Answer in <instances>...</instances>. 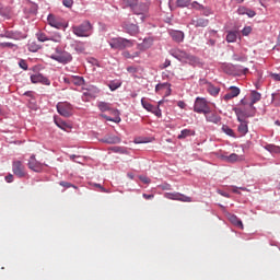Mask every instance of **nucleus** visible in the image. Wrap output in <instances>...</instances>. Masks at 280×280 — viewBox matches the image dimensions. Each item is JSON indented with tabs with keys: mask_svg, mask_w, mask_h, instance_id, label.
I'll list each match as a JSON object with an SVG mask.
<instances>
[{
	"mask_svg": "<svg viewBox=\"0 0 280 280\" xmlns=\"http://www.w3.org/2000/svg\"><path fill=\"white\" fill-rule=\"evenodd\" d=\"M98 108L102 113H106V110H110L113 115H115L116 119L106 117L107 121H115L116 124H119L121 121V118H119V110L110 108V104L106 102L98 103Z\"/></svg>",
	"mask_w": 280,
	"mask_h": 280,
	"instance_id": "8",
	"label": "nucleus"
},
{
	"mask_svg": "<svg viewBox=\"0 0 280 280\" xmlns=\"http://www.w3.org/2000/svg\"><path fill=\"white\" fill-rule=\"evenodd\" d=\"M51 60H56V62H60L61 65H69L71 60H73V56L70 52L63 50L60 55H51Z\"/></svg>",
	"mask_w": 280,
	"mask_h": 280,
	"instance_id": "11",
	"label": "nucleus"
},
{
	"mask_svg": "<svg viewBox=\"0 0 280 280\" xmlns=\"http://www.w3.org/2000/svg\"><path fill=\"white\" fill-rule=\"evenodd\" d=\"M247 16H249V19H253L254 16H257V12L250 10V9H247Z\"/></svg>",
	"mask_w": 280,
	"mask_h": 280,
	"instance_id": "53",
	"label": "nucleus"
},
{
	"mask_svg": "<svg viewBox=\"0 0 280 280\" xmlns=\"http://www.w3.org/2000/svg\"><path fill=\"white\" fill-rule=\"evenodd\" d=\"M124 58H132V54L130 51L126 50L122 52Z\"/></svg>",
	"mask_w": 280,
	"mask_h": 280,
	"instance_id": "60",
	"label": "nucleus"
},
{
	"mask_svg": "<svg viewBox=\"0 0 280 280\" xmlns=\"http://www.w3.org/2000/svg\"><path fill=\"white\" fill-rule=\"evenodd\" d=\"M54 121L56 126H58V128H60L61 130H67L71 128V125H69L67 121L62 120L61 118L55 117Z\"/></svg>",
	"mask_w": 280,
	"mask_h": 280,
	"instance_id": "23",
	"label": "nucleus"
},
{
	"mask_svg": "<svg viewBox=\"0 0 280 280\" xmlns=\"http://www.w3.org/2000/svg\"><path fill=\"white\" fill-rule=\"evenodd\" d=\"M122 3L127 5V8H130L136 16H140L142 23L148 19L150 3L144 2L143 0H122Z\"/></svg>",
	"mask_w": 280,
	"mask_h": 280,
	"instance_id": "1",
	"label": "nucleus"
},
{
	"mask_svg": "<svg viewBox=\"0 0 280 280\" xmlns=\"http://www.w3.org/2000/svg\"><path fill=\"white\" fill-rule=\"evenodd\" d=\"M55 51H56L55 56H60L65 50L62 48H60V47H57L55 49Z\"/></svg>",
	"mask_w": 280,
	"mask_h": 280,
	"instance_id": "59",
	"label": "nucleus"
},
{
	"mask_svg": "<svg viewBox=\"0 0 280 280\" xmlns=\"http://www.w3.org/2000/svg\"><path fill=\"white\" fill-rule=\"evenodd\" d=\"M260 100H261V93H259L255 90L252 91L249 106H255V104H257V102H259Z\"/></svg>",
	"mask_w": 280,
	"mask_h": 280,
	"instance_id": "22",
	"label": "nucleus"
},
{
	"mask_svg": "<svg viewBox=\"0 0 280 280\" xmlns=\"http://www.w3.org/2000/svg\"><path fill=\"white\" fill-rule=\"evenodd\" d=\"M72 47L77 54H84V51H86V46H84L83 42H75Z\"/></svg>",
	"mask_w": 280,
	"mask_h": 280,
	"instance_id": "27",
	"label": "nucleus"
},
{
	"mask_svg": "<svg viewBox=\"0 0 280 280\" xmlns=\"http://www.w3.org/2000/svg\"><path fill=\"white\" fill-rule=\"evenodd\" d=\"M160 187L163 191H170L172 189V185L170 184H162Z\"/></svg>",
	"mask_w": 280,
	"mask_h": 280,
	"instance_id": "51",
	"label": "nucleus"
},
{
	"mask_svg": "<svg viewBox=\"0 0 280 280\" xmlns=\"http://www.w3.org/2000/svg\"><path fill=\"white\" fill-rule=\"evenodd\" d=\"M235 115L237 117V121H240L237 131L242 137L248 135V121L245 118L253 117V112L246 114L244 112H241L240 109H235Z\"/></svg>",
	"mask_w": 280,
	"mask_h": 280,
	"instance_id": "2",
	"label": "nucleus"
},
{
	"mask_svg": "<svg viewBox=\"0 0 280 280\" xmlns=\"http://www.w3.org/2000/svg\"><path fill=\"white\" fill-rule=\"evenodd\" d=\"M142 198H144V200H152V198H154V195L143 194Z\"/></svg>",
	"mask_w": 280,
	"mask_h": 280,
	"instance_id": "58",
	"label": "nucleus"
},
{
	"mask_svg": "<svg viewBox=\"0 0 280 280\" xmlns=\"http://www.w3.org/2000/svg\"><path fill=\"white\" fill-rule=\"evenodd\" d=\"M151 113H153V115H155V117H159V118L163 117L161 107H159V106L153 107V109H151Z\"/></svg>",
	"mask_w": 280,
	"mask_h": 280,
	"instance_id": "42",
	"label": "nucleus"
},
{
	"mask_svg": "<svg viewBox=\"0 0 280 280\" xmlns=\"http://www.w3.org/2000/svg\"><path fill=\"white\" fill-rule=\"evenodd\" d=\"M121 86V81L120 80H113L108 83V89L110 91H117Z\"/></svg>",
	"mask_w": 280,
	"mask_h": 280,
	"instance_id": "32",
	"label": "nucleus"
},
{
	"mask_svg": "<svg viewBox=\"0 0 280 280\" xmlns=\"http://www.w3.org/2000/svg\"><path fill=\"white\" fill-rule=\"evenodd\" d=\"M191 25H195V27H207V25H209V20L202 18L191 20Z\"/></svg>",
	"mask_w": 280,
	"mask_h": 280,
	"instance_id": "21",
	"label": "nucleus"
},
{
	"mask_svg": "<svg viewBox=\"0 0 280 280\" xmlns=\"http://www.w3.org/2000/svg\"><path fill=\"white\" fill-rule=\"evenodd\" d=\"M265 150L270 152L271 154H280V147L275 144H267L265 145Z\"/></svg>",
	"mask_w": 280,
	"mask_h": 280,
	"instance_id": "30",
	"label": "nucleus"
},
{
	"mask_svg": "<svg viewBox=\"0 0 280 280\" xmlns=\"http://www.w3.org/2000/svg\"><path fill=\"white\" fill-rule=\"evenodd\" d=\"M171 37L175 43H183V40H185V33H183V31H172Z\"/></svg>",
	"mask_w": 280,
	"mask_h": 280,
	"instance_id": "19",
	"label": "nucleus"
},
{
	"mask_svg": "<svg viewBox=\"0 0 280 280\" xmlns=\"http://www.w3.org/2000/svg\"><path fill=\"white\" fill-rule=\"evenodd\" d=\"M237 12H238V14H247L248 9H246L245 7H241V8H238Z\"/></svg>",
	"mask_w": 280,
	"mask_h": 280,
	"instance_id": "54",
	"label": "nucleus"
},
{
	"mask_svg": "<svg viewBox=\"0 0 280 280\" xmlns=\"http://www.w3.org/2000/svg\"><path fill=\"white\" fill-rule=\"evenodd\" d=\"M235 110H241L242 113H246L247 115H248V113H253V117H254L255 113H257V108H255V106L234 107L233 112L235 113Z\"/></svg>",
	"mask_w": 280,
	"mask_h": 280,
	"instance_id": "25",
	"label": "nucleus"
},
{
	"mask_svg": "<svg viewBox=\"0 0 280 280\" xmlns=\"http://www.w3.org/2000/svg\"><path fill=\"white\" fill-rule=\"evenodd\" d=\"M36 38L37 40H39V43H47V40H49V37L47 36V34L45 33H36Z\"/></svg>",
	"mask_w": 280,
	"mask_h": 280,
	"instance_id": "35",
	"label": "nucleus"
},
{
	"mask_svg": "<svg viewBox=\"0 0 280 280\" xmlns=\"http://www.w3.org/2000/svg\"><path fill=\"white\" fill-rule=\"evenodd\" d=\"M139 178L141 180V183H144V185H150V183H151L150 177H148V176L140 175Z\"/></svg>",
	"mask_w": 280,
	"mask_h": 280,
	"instance_id": "45",
	"label": "nucleus"
},
{
	"mask_svg": "<svg viewBox=\"0 0 280 280\" xmlns=\"http://www.w3.org/2000/svg\"><path fill=\"white\" fill-rule=\"evenodd\" d=\"M226 40L228 43H235L237 40V31H229Z\"/></svg>",
	"mask_w": 280,
	"mask_h": 280,
	"instance_id": "31",
	"label": "nucleus"
},
{
	"mask_svg": "<svg viewBox=\"0 0 280 280\" xmlns=\"http://www.w3.org/2000/svg\"><path fill=\"white\" fill-rule=\"evenodd\" d=\"M63 82L66 84H71V77L70 78H63Z\"/></svg>",
	"mask_w": 280,
	"mask_h": 280,
	"instance_id": "64",
	"label": "nucleus"
},
{
	"mask_svg": "<svg viewBox=\"0 0 280 280\" xmlns=\"http://www.w3.org/2000/svg\"><path fill=\"white\" fill-rule=\"evenodd\" d=\"M62 3L66 8H71V5H73V0H62Z\"/></svg>",
	"mask_w": 280,
	"mask_h": 280,
	"instance_id": "52",
	"label": "nucleus"
},
{
	"mask_svg": "<svg viewBox=\"0 0 280 280\" xmlns=\"http://www.w3.org/2000/svg\"><path fill=\"white\" fill-rule=\"evenodd\" d=\"M96 187H98V189H101V191L104 194L108 192V190H106V188H104L101 184H96Z\"/></svg>",
	"mask_w": 280,
	"mask_h": 280,
	"instance_id": "62",
	"label": "nucleus"
},
{
	"mask_svg": "<svg viewBox=\"0 0 280 280\" xmlns=\"http://www.w3.org/2000/svg\"><path fill=\"white\" fill-rule=\"evenodd\" d=\"M185 62H188V65H191L192 67H198V65H200V59L194 55L188 54Z\"/></svg>",
	"mask_w": 280,
	"mask_h": 280,
	"instance_id": "28",
	"label": "nucleus"
},
{
	"mask_svg": "<svg viewBox=\"0 0 280 280\" xmlns=\"http://www.w3.org/2000/svg\"><path fill=\"white\" fill-rule=\"evenodd\" d=\"M32 84H44L45 86H49L51 81L47 79V77L43 75L42 73H35L31 75Z\"/></svg>",
	"mask_w": 280,
	"mask_h": 280,
	"instance_id": "13",
	"label": "nucleus"
},
{
	"mask_svg": "<svg viewBox=\"0 0 280 280\" xmlns=\"http://www.w3.org/2000/svg\"><path fill=\"white\" fill-rule=\"evenodd\" d=\"M5 180H7L8 183H13V182H14V175H13V174L7 175V176H5Z\"/></svg>",
	"mask_w": 280,
	"mask_h": 280,
	"instance_id": "56",
	"label": "nucleus"
},
{
	"mask_svg": "<svg viewBox=\"0 0 280 280\" xmlns=\"http://www.w3.org/2000/svg\"><path fill=\"white\" fill-rule=\"evenodd\" d=\"M72 33L81 38H89L93 34V25L85 21L81 25L72 26Z\"/></svg>",
	"mask_w": 280,
	"mask_h": 280,
	"instance_id": "3",
	"label": "nucleus"
},
{
	"mask_svg": "<svg viewBox=\"0 0 280 280\" xmlns=\"http://www.w3.org/2000/svg\"><path fill=\"white\" fill-rule=\"evenodd\" d=\"M206 117V120L209 121L210 124H220V121H222V117H220V115H218L217 113H207L203 114Z\"/></svg>",
	"mask_w": 280,
	"mask_h": 280,
	"instance_id": "18",
	"label": "nucleus"
},
{
	"mask_svg": "<svg viewBox=\"0 0 280 280\" xmlns=\"http://www.w3.org/2000/svg\"><path fill=\"white\" fill-rule=\"evenodd\" d=\"M269 75L275 80V82H280V73L271 72Z\"/></svg>",
	"mask_w": 280,
	"mask_h": 280,
	"instance_id": "48",
	"label": "nucleus"
},
{
	"mask_svg": "<svg viewBox=\"0 0 280 280\" xmlns=\"http://www.w3.org/2000/svg\"><path fill=\"white\" fill-rule=\"evenodd\" d=\"M177 106H178L179 108H185V106H187V104H185V102H183V101H179V102L177 103Z\"/></svg>",
	"mask_w": 280,
	"mask_h": 280,
	"instance_id": "63",
	"label": "nucleus"
},
{
	"mask_svg": "<svg viewBox=\"0 0 280 280\" xmlns=\"http://www.w3.org/2000/svg\"><path fill=\"white\" fill-rule=\"evenodd\" d=\"M71 84H74V86H82V84H84V78L71 77Z\"/></svg>",
	"mask_w": 280,
	"mask_h": 280,
	"instance_id": "33",
	"label": "nucleus"
},
{
	"mask_svg": "<svg viewBox=\"0 0 280 280\" xmlns=\"http://www.w3.org/2000/svg\"><path fill=\"white\" fill-rule=\"evenodd\" d=\"M208 93H210L213 97H215L217 95H220V88L214 86L211 83H208V88H207Z\"/></svg>",
	"mask_w": 280,
	"mask_h": 280,
	"instance_id": "29",
	"label": "nucleus"
},
{
	"mask_svg": "<svg viewBox=\"0 0 280 280\" xmlns=\"http://www.w3.org/2000/svg\"><path fill=\"white\" fill-rule=\"evenodd\" d=\"M49 40H52L54 43H60V40H62V36L55 35L52 37H49Z\"/></svg>",
	"mask_w": 280,
	"mask_h": 280,
	"instance_id": "49",
	"label": "nucleus"
},
{
	"mask_svg": "<svg viewBox=\"0 0 280 280\" xmlns=\"http://www.w3.org/2000/svg\"><path fill=\"white\" fill-rule=\"evenodd\" d=\"M253 32V28L250 26H245L242 31L243 36H248Z\"/></svg>",
	"mask_w": 280,
	"mask_h": 280,
	"instance_id": "44",
	"label": "nucleus"
},
{
	"mask_svg": "<svg viewBox=\"0 0 280 280\" xmlns=\"http://www.w3.org/2000/svg\"><path fill=\"white\" fill-rule=\"evenodd\" d=\"M133 46H135V40L132 39L115 37L109 40V47H112V49H126L128 47H133Z\"/></svg>",
	"mask_w": 280,
	"mask_h": 280,
	"instance_id": "4",
	"label": "nucleus"
},
{
	"mask_svg": "<svg viewBox=\"0 0 280 280\" xmlns=\"http://www.w3.org/2000/svg\"><path fill=\"white\" fill-rule=\"evenodd\" d=\"M222 130L228 135V137H235V132L229 126L223 125Z\"/></svg>",
	"mask_w": 280,
	"mask_h": 280,
	"instance_id": "41",
	"label": "nucleus"
},
{
	"mask_svg": "<svg viewBox=\"0 0 280 280\" xmlns=\"http://www.w3.org/2000/svg\"><path fill=\"white\" fill-rule=\"evenodd\" d=\"M28 167L33 170V172H42L43 164L36 161V155H32L28 160Z\"/></svg>",
	"mask_w": 280,
	"mask_h": 280,
	"instance_id": "15",
	"label": "nucleus"
},
{
	"mask_svg": "<svg viewBox=\"0 0 280 280\" xmlns=\"http://www.w3.org/2000/svg\"><path fill=\"white\" fill-rule=\"evenodd\" d=\"M152 45H154V39L152 37H148L143 39L142 44L139 45V48L145 50L150 49Z\"/></svg>",
	"mask_w": 280,
	"mask_h": 280,
	"instance_id": "24",
	"label": "nucleus"
},
{
	"mask_svg": "<svg viewBox=\"0 0 280 280\" xmlns=\"http://www.w3.org/2000/svg\"><path fill=\"white\" fill-rule=\"evenodd\" d=\"M228 218H229L230 222L232 224H234V226H238V229L244 230V223H242V220H240V218H237V215L229 214Z\"/></svg>",
	"mask_w": 280,
	"mask_h": 280,
	"instance_id": "20",
	"label": "nucleus"
},
{
	"mask_svg": "<svg viewBox=\"0 0 280 280\" xmlns=\"http://www.w3.org/2000/svg\"><path fill=\"white\" fill-rule=\"evenodd\" d=\"M167 86H170V84L167 83H160L155 86V93H159L160 91H163V89H167Z\"/></svg>",
	"mask_w": 280,
	"mask_h": 280,
	"instance_id": "43",
	"label": "nucleus"
},
{
	"mask_svg": "<svg viewBox=\"0 0 280 280\" xmlns=\"http://www.w3.org/2000/svg\"><path fill=\"white\" fill-rule=\"evenodd\" d=\"M57 112L61 117H71L73 115V106L68 102H61L57 104Z\"/></svg>",
	"mask_w": 280,
	"mask_h": 280,
	"instance_id": "9",
	"label": "nucleus"
},
{
	"mask_svg": "<svg viewBox=\"0 0 280 280\" xmlns=\"http://www.w3.org/2000/svg\"><path fill=\"white\" fill-rule=\"evenodd\" d=\"M105 143L115 144V143H121V139L118 137H110L104 140Z\"/></svg>",
	"mask_w": 280,
	"mask_h": 280,
	"instance_id": "40",
	"label": "nucleus"
},
{
	"mask_svg": "<svg viewBox=\"0 0 280 280\" xmlns=\"http://www.w3.org/2000/svg\"><path fill=\"white\" fill-rule=\"evenodd\" d=\"M241 91L237 86H230L229 92L223 96V100L225 102H229L230 100H233V97H237L240 95Z\"/></svg>",
	"mask_w": 280,
	"mask_h": 280,
	"instance_id": "17",
	"label": "nucleus"
},
{
	"mask_svg": "<svg viewBox=\"0 0 280 280\" xmlns=\"http://www.w3.org/2000/svg\"><path fill=\"white\" fill-rule=\"evenodd\" d=\"M241 104L243 107H246V106L250 107V102H248V100L246 98L241 100Z\"/></svg>",
	"mask_w": 280,
	"mask_h": 280,
	"instance_id": "55",
	"label": "nucleus"
},
{
	"mask_svg": "<svg viewBox=\"0 0 280 280\" xmlns=\"http://www.w3.org/2000/svg\"><path fill=\"white\" fill-rule=\"evenodd\" d=\"M59 185H60L61 187H66V189H69V187H74V189H75V186L72 185V184L69 183V182H60Z\"/></svg>",
	"mask_w": 280,
	"mask_h": 280,
	"instance_id": "47",
	"label": "nucleus"
},
{
	"mask_svg": "<svg viewBox=\"0 0 280 280\" xmlns=\"http://www.w3.org/2000/svg\"><path fill=\"white\" fill-rule=\"evenodd\" d=\"M196 135L195 130L191 129H184L180 131V133L177 136V139H187V137H194Z\"/></svg>",
	"mask_w": 280,
	"mask_h": 280,
	"instance_id": "26",
	"label": "nucleus"
},
{
	"mask_svg": "<svg viewBox=\"0 0 280 280\" xmlns=\"http://www.w3.org/2000/svg\"><path fill=\"white\" fill-rule=\"evenodd\" d=\"M177 8H189L191 0H177Z\"/></svg>",
	"mask_w": 280,
	"mask_h": 280,
	"instance_id": "37",
	"label": "nucleus"
},
{
	"mask_svg": "<svg viewBox=\"0 0 280 280\" xmlns=\"http://www.w3.org/2000/svg\"><path fill=\"white\" fill-rule=\"evenodd\" d=\"M47 21L48 25H50V27H55L56 30H65L68 27L67 22H65L62 18H58L54 14H49Z\"/></svg>",
	"mask_w": 280,
	"mask_h": 280,
	"instance_id": "7",
	"label": "nucleus"
},
{
	"mask_svg": "<svg viewBox=\"0 0 280 280\" xmlns=\"http://www.w3.org/2000/svg\"><path fill=\"white\" fill-rule=\"evenodd\" d=\"M194 112L202 115L211 113L208 100L205 97H197L194 104Z\"/></svg>",
	"mask_w": 280,
	"mask_h": 280,
	"instance_id": "5",
	"label": "nucleus"
},
{
	"mask_svg": "<svg viewBox=\"0 0 280 280\" xmlns=\"http://www.w3.org/2000/svg\"><path fill=\"white\" fill-rule=\"evenodd\" d=\"M190 10H205V5L198 3V1H194L188 7Z\"/></svg>",
	"mask_w": 280,
	"mask_h": 280,
	"instance_id": "38",
	"label": "nucleus"
},
{
	"mask_svg": "<svg viewBox=\"0 0 280 280\" xmlns=\"http://www.w3.org/2000/svg\"><path fill=\"white\" fill-rule=\"evenodd\" d=\"M19 67L21 68V69H23L24 71H27V62L25 61V60H20L19 61Z\"/></svg>",
	"mask_w": 280,
	"mask_h": 280,
	"instance_id": "46",
	"label": "nucleus"
},
{
	"mask_svg": "<svg viewBox=\"0 0 280 280\" xmlns=\"http://www.w3.org/2000/svg\"><path fill=\"white\" fill-rule=\"evenodd\" d=\"M141 105L142 107L148 110V113H152V110L154 109V105H152L151 103H149L148 101H145V98L141 100Z\"/></svg>",
	"mask_w": 280,
	"mask_h": 280,
	"instance_id": "34",
	"label": "nucleus"
},
{
	"mask_svg": "<svg viewBox=\"0 0 280 280\" xmlns=\"http://www.w3.org/2000/svg\"><path fill=\"white\" fill-rule=\"evenodd\" d=\"M133 21L135 18L129 16L121 24L122 30H125V32L130 36H137V34H139V25H137Z\"/></svg>",
	"mask_w": 280,
	"mask_h": 280,
	"instance_id": "6",
	"label": "nucleus"
},
{
	"mask_svg": "<svg viewBox=\"0 0 280 280\" xmlns=\"http://www.w3.org/2000/svg\"><path fill=\"white\" fill-rule=\"evenodd\" d=\"M164 198H167V200H178L179 202H192L194 200L191 197H188L187 195L180 194V192H165Z\"/></svg>",
	"mask_w": 280,
	"mask_h": 280,
	"instance_id": "10",
	"label": "nucleus"
},
{
	"mask_svg": "<svg viewBox=\"0 0 280 280\" xmlns=\"http://www.w3.org/2000/svg\"><path fill=\"white\" fill-rule=\"evenodd\" d=\"M28 49L30 51H36L37 49H39L38 45L31 43L28 44Z\"/></svg>",
	"mask_w": 280,
	"mask_h": 280,
	"instance_id": "50",
	"label": "nucleus"
},
{
	"mask_svg": "<svg viewBox=\"0 0 280 280\" xmlns=\"http://www.w3.org/2000/svg\"><path fill=\"white\" fill-rule=\"evenodd\" d=\"M127 71H128L129 73H137V68H135V67H128V68H127Z\"/></svg>",
	"mask_w": 280,
	"mask_h": 280,
	"instance_id": "61",
	"label": "nucleus"
},
{
	"mask_svg": "<svg viewBox=\"0 0 280 280\" xmlns=\"http://www.w3.org/2000/svg\"><path fill=\"white\" fill-rule=\"evenodd\" d=\"M271 98L275 106H280V92L271 94Z\"/></svg>",
	"mask_w": 280,
	"mask_h": 280,
	"instance_id": "39",
	"label": "nucleus"
},
{
	"mask_svg": "<svg viewBox=\"0 0 280 280\" xmlns=\"http://www.w3.org/2000/svg\"><path fill=\"white\" fill-rule=\"evenodd\" d=\"M279 0H259L262 8H268V5H275Z\"/></svg>",
	"mask_w": 280,
	"mask_h": 280,
	"instance_id": "36",
	"label": "nucleus"
},
{
	"mask_svg": "<svg viewBox=\"0 0 280 280\" xmlns=\"http://www.w3.org/2000/svg\"><path fill=\"white\" fill-rule=\"evenodd\" d=\"M222 161L225 163H240V161H244V155H238L236 153H232L230 155L221 154Z\"/></svg>",
	"mask_w": 280,
	"mask_h": 280,
	"instance_id": "14",
	"label": "nucleus"
},
{
	"mask_svg": "<svg viewBox=\"0 0 280 280\" xmlns=\"http://www.w3.org/2000/svg\"><path fill=\"white\" fill-rule=\"evenodd\" d=\"M172 65V61L170 59H166L163 63L162 69H167V67H170Z\"/></svg>",
	"mask_w": 280,
	"mask_h": 280,
	"instance_id": "57",
	"label": "nucleus"
},
{
	"mask_svg": "<svg viewBox=\"0 0 280 280\" xmlns=\"http://www.w3.org/2000/svg\"><path fill=\"white\" fill-rule=\"evenodd\" d=\"M12 172L18 178L25 177V166L21 161H14L12 165Z\"/></svg>",
	"mask_w": 280,
	"mask_h": 280,
	"instance_id": "12",
	"label": "nucleus"
},
{
	"mask_svg": "<svg viewBox=\"0 0 280 280\" xmlns=\"http://www.w3.org/2000/svg\"><path fill=\"white\" fill-rule=\"evenodd\" d=\"M171 56H173V58H176L180 62H186L189 54L180 49H174V50H171Z\"/></svg>",
	"mask_w": 280,
	"mask_h": 280,
	"instance_id": "16",
	"label": "nucleus"
}]
</instances>
